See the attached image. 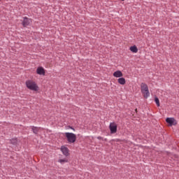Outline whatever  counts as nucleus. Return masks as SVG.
<instances>
[{
    "mask_svg": "<svg viewBox=\"0 0 179 179\" xmlns=\"http://www.w3.org/2000/svg\"><path fill=\"white\" fill-rule=\"evenodd\" d=\"M113 76L115 78H122L123 74H122V72L121 71L118 70V71H116L113 73Z\"/></svg>",
    "mask_w": 179,
    "mask_h": 179,
    "instance_id": "nucleus-9",
    "label": "nucleus"
},
{
    "mask_svg": "<svg viewBox=\"0 0 179 179\" xmlns=\"http://www.w3.org/2000/svg\"><path fill=\"white\" fill-rule=\"evenodd\" d=\"M155 101L157 107H160V101L159 100V98L155 97Z\"/></svg>",
    "mask_w": 179,
    "mask_h": 179,
    "instance_id": "nucleus-15",
    "label": "nucleus"
},
{
    "mask_svg": "<svg viewBox=\"0 0 179 179\" xmlns=\"http://www.w3.org/2000/svg\"><path fill=\"white\" fill-rule=\"evenodd\" d=\"M30 23H31V19L27 17H23V21L22 22L23 27H27V26H30Z\"/></svg>",
    "mask_w": 179,
    "mask_h": 179,
    "instance_id": "nucleus-5",
    "label": "nucleus"
},
{
    "mask_svg": "<svg viewBox=\"0 0 179 179\" xmlns=\"http://www.w3.org/2000/svg\"><path fill=\"white\" fill-rule=\"evenodd\" d=\"M59 163H61L62 164H65V163H68V159H59Z\"/></svg>",
    "mask_w": 179,
    "mask_h": 179,
    "instance_id": "nucleus-14",
    "label": "nucleus"
},
{
    "mask_svg": "<svg viewBox=\"0 0 179 179\" xmlns=\"http://www.w3.org/2000/svg\"><path fill=\"white\" fill-rule=\"evenodd\" d=\"M141 90L144 99L150 97V92H149V87L145 83L141 84Z\"/></svg>",
    "mask_w": 179,
    "mask_h": 179,
    "instance_id": "nucleus-1",
    "label": "nucleus"
},
{
    "mask_svg": "<svg viewBox=\"0 0 179 179\" xmlns=\"http://www.w3.org/2000/svg\"><path fill=\"white\" fill-rule=\"evenodd\" d=\"M118 126L115 122H110L109 125V129L110 131V134H115L117 133V129Z\"/></svg>",
    "mask_w": 179,
    "mask_h": 179,
    "instance_id": "nucleus-4",
    "label": "nucleus"
},
{
    "mask_svg": "<svg viewBox=\"0 0 179 179\" xmlns=\"http://www.w3.org/2000/svg\"><path fill=\"white\" fill-rule=\"evenodd\" d=\"M65 135L69 143H75L76 142V134L66 132Z\"/></svg>",
    "mask_w": 179,
    "mask_h": 179,
    "instance_id": "nucleus-3",
    "label": "nucleus"
},
{
    "mask_svg": "<svg viewBox=\"0 0 179 179\" xmlns=\"http://www.w3.org/2000/svg\"><path fill=\"white\" fill-rule=\"evenodd\" d=\"M61 152L63 153V155L66 157L69 156V149L64 145H62L61 147Z\"/></svg>",
    "mask_w": 179,
    "mask_h": 179,
    "instance_id": "nucleus-7",
    "label": "nucleus"
},
{
    "mask_svg": "<svg viewBox=\"0 0 179 179\" xmlns=\"http://www.w3.org/2000/svg\"><path fill=\"white\" fill-rule=\"evenodd\" d=\"M97 139H102V137L101 136H98Z\"/></svg>",
    "mask_w": 179,
    "mask_h": 179,
    "instance_id": "nucleus-16",
    "label": "nucleus"
},
{
    "mask_svg": "<svg viewBox=\"0 0 179 179\" xmlns=\"http://www.w3.org/2000/svg\"><path fill=\"white\" fill-rule=\"evenodd\" d=\"M31 131H33L35 135H37L38 134V131H40V127L32 126L31 127Z\"/></svg>",
    "mask_w": 179,
    "mask_h": 179,
    "instance_id": "nucleus-11",
    "label": "nucleus"
},
{
    "mask_svg": "<svg viewBox=\"0 0 179 179\" xmlns=\"http://www.w3.org/2000/svg\"><path fill=\"white\" fill-rule=\"evenodd\" d=\"M130 51H131V52L136 53L138 52V48L136 47V45L131 46Z\"/></svg>",
    "mask_w": 179,
    "mask_h": 179,
    "instance_id": "nucleus-13",
    "label": "nucleus"
},
{
    "mask_svg": "<svg viewBox=\"0 0 179 179\" xmlns=\"http://www.w3.org/2000/svg\"><path fill=\"white\" fill-rule=\"evenodd\" d=\"M36 73L38 75H45V70L44 69V68L40 66V67H38L37 69H36Z\"/></svg>",
    "mask_w": 179,
    "mask_h": 179,
    "instance_id": "nucleus-8",
    "label": "nucleus"
},
{
    "mask_svg": "<svg viewBox=\"0 0 179 179\" xmlns=\"http://www.w3.org/2000/svg\"><path fill=\"white\" fill-rule=\"evenodd\" d=\"M26 86L29 90H33L34 92H38V86L36 84V82L31 80L26 81Z\"/></svg>",
    "mask_w": 179,
    "mask_h": 179,
    "instance_id": "nucleus-2",
    "label": "nucleus"
},
{
    "mask_svg": "<svg viewBox=\"0 0 179 179\" xmlns=\"http://www.w3.org/2000/svg\"><path fill=\"white\" fill-rule=\"evenodd\" d=\"M117 82L120 83V85H125L127 81L125 80V78L122 77L118 78Z\"/></svg>",
    "mask_w": 179,
    "mask_h": 179,
    "instance_id": "nucleus-12",
    "label": "nucleus"
},
{
    "mask_svg": "<svg viewBox=\"0 0 179 179\" xmlns=\"http://www.w3.org/2000/svg\"><path fill=\"white\" fill-rule=\"evenodd\" d=\"M71 128V129H73V131H75V128H73V127H70Z\"/></svg>",
    "mask_w": 179,
    "mask_h": 179,
    "instance_id": "nucleus-17",
    "label": "nucleus"
},
{
    "mask_svg": "<svg viewBox=\"0 0 179 179\" xmlns=\"http://www.w3.org/2000/svg\"><path fill=\"white\" fill-rule=\"evenodd\" d=\"M121 1H125V0H121Z\"/></svg>",
    "mask_w": 179,
    "mask_h": 179,
    "instance_id": "nucleus-18",
    "label": "nucleus"
},
{
    "mask_svg": "<svg viewBox=\"0 0 179 179\" xmlns=\"http://www.w3.org/2000/svg\"><path fill=\"white\" fill-rule=\"evenodd\" d=\"M10 143H11L13 146H17V145H19V141H17V138H12L10 140Z\"/></svg>",
    "mask_w": 179,
    "mask_h": 179,
    "instance_id": "nucleus-10",
    "label": "nucleus"
},
{
    "mask_svg": "<svg viewBox=\"0 0 179 179\" xmlns=\"http://www.w3.org/2000/svg\"><path fill=\"white\" fill-rule=\"evenodd\" d=\"M166 121L167 124H169L170 127H173V125H177V120H176L174 117H167Z\"/></svg>",
    "mask_w": 179,
    "mask_h": 179,
    "instance_id": "nucleus-6",
    "label": "nucleus"
}]
</instances>
